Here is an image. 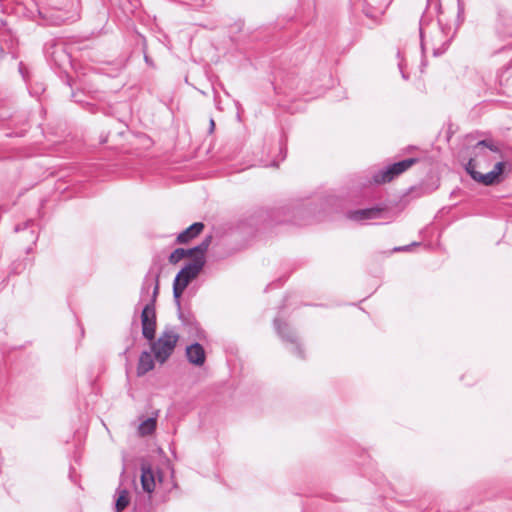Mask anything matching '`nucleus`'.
Returning <instances> with one entry per match:
<instances>
[{
    "mask_svg": "<svg viewBox=\"0 0 512 512\" xmlns=\"http://www.w3.org/2000/svg\"><path fill=\"white\" fill-rule=\"evenodd\" d=\"M186 356L190 363L201 366L205 362V351L201 344L195 342L186 348Z\"/></svg>",
    "mask_w": 512,
    "mask_h": 512,
    "instance_id": "obj_11",
    "label": "nucleus"
},
{
    "mask_svg": "<svg viewBox=\"0 0 512 512\" xmlns=\"http://www.w3.org/2000/svg\"><path fill=\"white\" fill-rule=\"evenodd\" d=\"M214 130H215V121L211 117L210 120H209V130H208V133L212 134L214 132Z\"/></svg>",
    "mask_w": 512,
    "mask_h": 512,
    "instance_id": "obj_26",
    "label": "nucleus"
},
{
    "mask_svg": "<svg viewBox=\"0 0 512 512\" xmlns=\"http://www.w3.org/2000/svg\"><path fill=\"white\" fill-rule=\"evenodd\" d=\"M482 147L488 148L492 152L500 153V149L498 148V146H496L494 144V142L492 140H487V139L480 140L476 143V145L474 146V149L478 150Z\"/></svg>",
    "mask_w": 512,
    "mask_h": 512,
    "instance_id": "obj_18",
    "label": "nucleus"
},
{
    "mask_svg": "<svg viewBox=\"0 0 512 512\" xmlns=\"http://www.w3.org/2000/svg\"><path fill=\"white\" fill-rule=\"evenodd\" d=\"M178 339V334L172 328H166L158 340L151 345L156 360L164 363L173 353Z\"/></svg>",
    "mask_w": 512,
    "mask_h": 512,
    "instance_id": "obj_4",
    "label": "nucleus"
},
{
    "mask_svg": "<svg viewBox=\"0 0 512 512\" xmlns=\"http://www.w3.org/2000/svg\"><path fill=\"white\" fill-rule=\"evenodd\" d=\"M203 229L204 224L202 222H195L177 236V242L187 243L191 239L198 236Z\"/></svg>",
    "mask_w": 512,
    "mask_h": 512,
    "instance_id": "obj_12",
    "label": "nucleus"
},
{
    "mask_svg": "<svg viewBox=\"0 0 512 512\" xmlns=\"http://www.w3.org/2000/svg\"><path fill=\"white\" fill-rule=\"evenodd\" d=\"M511 167V165L508 163V162H505V161H499L495 164L494 168L492 169L499 177H501V175L503 174L504 172V169L506 167Z\"/></svg>",
    "mask_w": 512,
    "mask_h": 512,
    "instance_id": "obj_19",
    "label": "nucleus"
},
{
    "mask_svg": "<svg viewBox=\"0 0 512 512\" xmlns=\"http://www.w3.org/2000/svg\"><path fill=\"white\" fill-rule=\"evenodd\" d=\"M419 161L418 158H408L402 161L390 164L383 169L378 170L372 176V180L376 184H383L392 181L395 177L404 173Z\"/></svg>",
    "mask_w": 512,
    "mask_h": 512,
    "instance_id": "obj_5",
    "label": "nucleus"
},
{
    "mask_svg": "<svg viewBox=\"0 0 512 512\" xmlns=\"http://www.w3.org/2000/svg\"><path fill=\"white\" fill-rule=\"evenodd\" d=\"M303 213H304V211H303V210H300V209L294 210V211H293V217H294V219H293L292 223H293V224H295V225H299V226H302V225H306V224H308V223H309L308 221L298 220V219L296 218V217H298V216H302V215H303Z\"/></svg>",
    "mask_w": 512,
    "mask_h": 512,
    "instance_id": "obj_21",
    "label": "nucleus"
},
{
    "mask_svg": "<svg viewBox=\"0 0 512 512\" xmlns=\"http://www.w3.org/2000/svg\"><path fill=\"white\" fill-rule=\"evenodd\" d=\"M29 223H30V222H29V221H27V222H25L23 225H21V224L16 225V226H15V232H19V231H21V230L26 229V228L28 227Z\"/></svg>",
    "mask_w": 512,
    "mask_h": 512,
    "instance_id": "obj_25",
    "label": "nucleus"
},
{
    "mask_svg": "<svg viewBox=\"0 0 512 512\" xmlns=\"http://www.w3.org/2000/svg\"><path fill=\"white\" fill-rule=\"evenodd\" d=\"M156 425L157 422L155 418H147L146 420L140 423L138 427V432L142 436L150 435L155 431Z\"/></svg>",
    "mask_w": 512,
    "mask_h": 512,
    "instance_id": "obj_17",
    "label": "nucleus"
},
{
    "mask_svg": "<svg viewBox=\"0 0 512 512\" xmlns=\"http://www.w3.org/2000/svg\"><path fill=\"white\" fill-rule=\"evenodd\" d=\"M386 210L381 207H371L360 210H353L347 213V217L353 221H364L370 219H386Z\"/></svg>",
    "mask_w": 512,
    "mask_h": 512,
    "instance_id": "obj_10",
    "label": "nucleus"
},
{
    "mask_svg": "<svg viewBox=\"0 0 512 512\" xmlns=\"http://www.w3.org/2000/svg\"><path fill=\"white\" fill-rule=\"evenodd\" d=\"M494 37L499 41H506L495 53H500L506 49H512V3L497 7L496 20L493 27Z\"/></svg>",
    "mask_w": 512,
    "mask_h": 512,
    "instance_id": "obj_3",
    "label": "nucleus"
},
{
    "mask_svg": "<svg viewBox=\"0 0 512 512\" xmlns=\"http://www.w3.org/2000/svg\"><path fill=\"white\" fill-rule=\"evenodd\" d=\"M413 245H419L418 243L414 242L412 243L411 245H405V246H400V247H395L394 248V251H409L410 250V247L413 246Z\"/></svg>",
    "mask_w": 512,
    "mask_h": 512,
    "instance_id": "obj_23",
    "label": "nucleus"
},
{
    "mask_svg": "<svg viewBox=\"0 0 512 512\" xmlns=\"http://www.w3.org/2000/svg\"><path fill=\"white\" fill-rule=\"evenodd\" d=\"M465 170L474 181L485 186H490L502 181V177H499L493 170L485 174L478 172L476 170V162L473 158L469 159L466 163Z\"/></svg>",
    "mask_w": 512,
    "mask_h": 512,
    "instance_id": "obj_8",
    "label": "nucleus"
},
{
    "mask_svg": "<svg viewBox=\"0 0 512 512\" xmlns=\"http://www.w3.org/2000/svg\"><path fill=\"white\" fill-rule=\"evenodd\" d=\"M399 68H400V71H401V74H402V78H403V79H405V80H407V79H408V76L404 73V71H403V68H402V65H401V64H399Z\"/></svg>",
    "mask_w": 512,
    "mask_h": 512,
    "instance_id": "obj_27",
    "label": "nucleus"
},
{
    "mask_svg": "<svg viewBox=\"0 0 512 512\" xmlns=\"http://www.w3.org/2000/svg\"><path fill=\"white\" fill-rule=\"evenodd\" d=\"M454 34L455 32L452 30L451 26L444 25L440 21L438 22V27L430 38L433 56L439 57L448 50L454 38Z\"/></svg>",
    "mask_w": 512,
    "mask_h": 512,
    "instance_id": "obj_6",
    "label": "nucleus"
},
{
    "mask_svg": "<svg viewBox=\"0 0 512 512\" xmlns=\"http://www.w3.org/2000/svg\"><path fill=\"white\" fill-rule=\"evenodd\" d=\"M178 316H179V319L181 320L182 324L184 326H187L189 328V332H194V333H198L199 332V325L197 323V321L195 320L194 316L190 315V314H185L184 312H182V310L178 309Z\"/></svg>",
    "mask_w": 512,
    "mask_h": 512,
    "instance_id": "obj_16",
    "label": "nucleus"
},
{
    "mask_svg": "<svg viewBox=\"0 0 512 512\" xmlns=\"http://www.w3.org/2000/svg\"><path fill=\"white\" fill-rule=\"evenodd\" d=\"M194 7H201L205 4V0H189Z\"/></svg>",
    "mask_w": 512,
    "mask_h": 512,
    "instance_id": "obj_24",
    "label": "nucleus"
},
{
    "mask_svg": "<svg viewBox=\"0 0 512 512\" xmlns=\"http://www.w3.org/2000/svg\"><path fill=\"white\" fill-rule=\"evenodd\" d=\"M4 49L2 46H0V59L3 57Z\"/></svg>",
    "mask_w": 512,
    "mask_h": 512,
    "instance_id": "obj_28",
    "label": "nucleus"
},
{
    "mask_svg": "<svg viewBox=\"0 0 512 512\" xmlns=\"http://www.w3.org/2000/svg\"><path fill=\"white\" fill-rule=\"evenodd\" d=\"M159 293V275L147 274L144 278L140 293V300L146 301L141 311L142 335L148 341L155 339L156 332V311L155 303Z\"/></svg>",
    "mask_w": 512,
    "mask_h": 512,
    "instance_id": "obj_1",
    "label": "nucleus"
},
{
    "mask_svg": "<svg viewBox=\"0 0 512 512\" xmlns=\"http://www.w3.org/2000/svg\"><path fill=\"white\" fill-rule=\"evenodd\" d=\"M141 485L148 494H151L156 489V482L151 468L142 467Z\"/></svg>",
    "mask_w": 512,
    "mask_h": 512,
    "instance_id": "obj_14",
    "label": "nucleus"
},
{
    "mask_svg": "<svg viewBox=\"0 0 512 512\" xmlns=\"http://www.w3.org/2000/svg\"><path fill=\"white\" fill-rule=\"evenodd\" d=\"M419 32H420V46H421L422 54H424L427 43L424 40L423 19H421V21H420Z\"/></svg>",
    "mask_w": 512,
    "mask_h": 512,
    "instance_id": "obj_22",
    "label": "nucleus"
},
{
    "mask_svg": "<svg viewBox=\"0 0 512 512\" xmlns=\"http://www.w3.org/2000/svg\"><path fill=\"white\" fill-rule=\"evenodd\" d=\"M287 220H277L278 223L286 222Z\"/></svg>",
    "mask_w": 512,
    "mask_h": 512,
    "instance_id": "obj_29",
    "label": "nucleus"
},
{
    "mask_svg": "<svg viewBox=\"0 0 512 512\" xmlns=\"http://www.w3.org/2000/svg\"><path fill=\"white\" fill-rule=\"evenodd\" d=\"M115 497H116V499H115L116 511L121 512L128 506V504L130 502L129 492L127 489L119 486L116 490Z\"/></svg>",
    "mask_w": 512,
    "mask_h": 512,
    "instance_id": "obj_15",
    "label": "nucleus"
},
{
    "mask_svg": "<svg viewBox=\"0 0 512 512\" xmlns=\"http://www.w3.org/2000/svg\"><path fill=\"white\" fill-rule=\"evenodd\" d=\"M211 242L212 236L208 235L197 246L193 248H177L170 254L169 262L171 264H176L185 257H191L192 260L194 259V257H205V254L209 249Z\"/></svg>",
    "mask_w": 512,
    "mask_h": 512,
    "instance_id": "obj_7",
    "label": "nucleus"
},
{
    "mask_svg": "<svg viewBox=\"0 0 512 512\" xmlns=\"http://www.w3.org/2000/svg\"><path fill=\"white\" fill-rule=\"evenodd\" d=\"M205 257H194L175 276L173 281V301L180 310V299L189 282L194 279L205 265Z\"/></svg>",
    "mask_w": 512,
    "mask_h": 512,
    "instance_id": "obj_2",
    "label": "nucleus"
},
{
    "mask_svg": "<svg viewBox=\"0 0 512 512\" xmlns=\"http://www.w3.org/2000/svg\"><path fill=\"white\" fill-rule=\"evenodd\" d=\"M154 368V360L150 352L143 351L140 354L138 365H137V375L143 376Z\"/></svg>",
    "mask_w": 512,
    "mask_h": 512,
    "instance_id": "obj_13",
    "label": "nucleus"
},
{
    "mask_svg": "<svg viewBox=\"0 0 512 512\" xmlns=\"http://www.w3.org/2000/svg\"><path fill=\"white\" fill-rule=\"evenodd\" d=\"M275 328L279 334V336L284 340L287 341L292 345V353H294L296 356L303 358L304 353L300 346V344L297 342V337L295 333L292 331V329L288 326L287 323L281 322L278 319L274 320Z\"/></svg>",
    "mask_w": 512,
    "mask_h": 512,
    "instance_id": "obj_9",
    "label": "nucleus"
},
{
    "mask_svg": "<svg viewBox=\"0 0 512 512\" xmlns=\"http://www.w3.org/2000/svg\"><path fill=\"white\" fill-rule=\"evenodd\" d=\"M438 13L441 9L440 0H427V10L430 12L432 10Z\"/></svg>",
    "mask_w": 512,
    "mask_h": 512,
    "instance_id": "obj_20",
    "label": "nucleus"
}]
</instances>
